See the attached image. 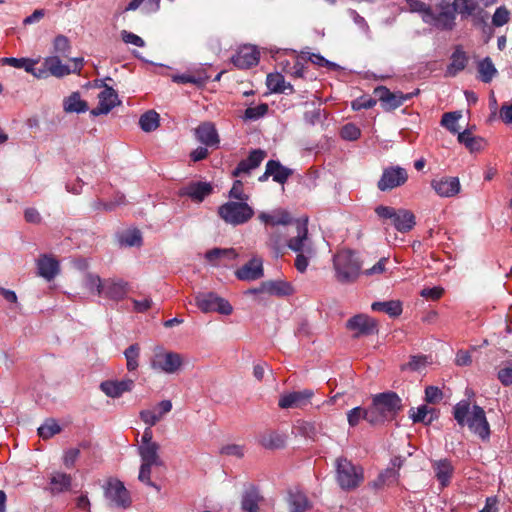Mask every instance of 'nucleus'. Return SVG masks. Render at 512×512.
Masks as SVG:
<instances>
[{"instance_id": "obj_61", "label": "nucleus", "mask_w": 512, "mask_h": 512, "mask_svg": "<svg viewBox=\"0 0 512 512\" xmlns=\"http://www.w3.org/2000/svg\"><path fill=\"white\" fill-rule=\"evenodd\" d=\"M125 203V196L123 194L117 195L114 201L111 202H103L101 200H98L94 203V208L99 210L103 209L105 211H112L117 206Z\"/></svg>"}, {"instance_id": "obj_60", "label": "nucleus", "mask_w": 512, "mask_h": 512, "mask_svg": "<svg viewBox=\"0 0 512 512\" xmlns=\"http://www.w3.org/2000/svg\"><path fill=\"white\" fill-rule=\"evenodd\" d=\"M443 399V392L437 386L425 388V401L429 404H437Z\"/></svg>"}, {"instance_id": "obj_4", "label": "nucleus", "mask_w": 512, "mask_h": 512, "mask_svg": "<svg viewBox=\"0 0 512 512\" xmlns=\"http://www.w3.org/2000/svg\"><path fill=\"white\" fill-rule=\"evenodd\" d=\"M335 278L341 284L354 283L361 274L362 262L355 251L343 249L333 257Z\"/></svg>"}, {"instance_id": "obj_63", "label": "nucleus", "mask_w": 512, "mask_h": 512, "mask_svg": "<svg viewBox=\"0 0 512 512\" xmlns=\"http://www.w3.org/2000/svg\"><path fill=\"white\" fill-rule=\"evenodd\" d=\"M220 453L226 456L242 458L244 456V447L238 444H228L220 449Z\"/></svg>"}, {"instance_id": "obj_36", "label": "nucleus", "mask_w": 512, "mask_h": 512, "mask_svg": "<svg viewBox=\"0 0 512 512\" xmlns=\"http://www.w3.org/2000/svg\"><path fill=\"white\" fill-rule=\"evenodd\" d=\"M288 504L290 512H305L311 507L307 496L301 491L289 492Z\"/></svg>"}, {"instance_id": "obj_27", "label": "nucleus", "mask_w": 512, "mask_h": 512, "mask_svg": "<svg viewBox=\"0 0 512 512\" xmlns=\"http://www.w3.org/2000/svg\"><path fill=\"white\" fill-rule=\"evenodd\" d=\"M263 500L259 490L255 486L247 488L241 499L243 512H260L259 503Z\"/></svg>"}, {"instance_id": "obj_54", "label": "nucleus", "mask_w": 512, "mask_h": 512, "mask_svg": "<svg viewBox=\"0 0 512 512\" xmlns=\"http://www.w3.org/2000/svg\"><path fill=\"white\" fill-rule=\"evenodd\" d=\"M243 186L242 181L235 180L229 191V198L240 202H247L249 200V195L244 192Z\"/></svg>"}, {"instance_id": "obj_17", "label": "nucleus", "mask_w": 512, "mask_h": 512, "mask_svg": "<svg viewBox=\"0 0 512 512\" xmlns=\"http://www.w3.org/2000/svg\"><path fill=\"white\" fill-rule=\"evenodd\" d=\"M135 386L134 380H106L100 384L101 391L110 398H119L126 392H131Z\"/></svg>"}, {"instance_id": "obj_62", "label": "nucleus", "mask_w": 512, "mask_h": 512, "mask_svg": "<svg viewBox=\"0 0 512 512\" xmlns=\"http://www.w3.org/2000/svg\"><path fill=\"white\" fill-rule=\"evenodd\" d=\"M154 466L153 464L143 463L140 466V471L138 475V479L145 483L148 486L155 487L158 489V487L155 485L154 482L151 481V468Z\"/></svg>"}, {"instance_id": "obj_43", "label": "nucleus", "mask_w": 512, "mask_h": 512, "mask_svg": "<svg viewBox=\"0 0 512 512\" xmlns=\"http://www.w3.org/2000/svg\"><path fill=\"white\" fill-rule=\"evenodd\" d=\"M209 77L204 73H198V74H192V73H186V74H180V75H174L172 76V80L175 83H181V84H194L198 87L204 86L206 82L208 81Z\"/></svg>"}, {"instance_id": "obj_30", "label": "nucleus", "mask_w": 512, "mask_h": 512, "mask_svg": "<svg viewBox=\"0 0 512 512\" xmlns=\"http://www.w3.org/2000/svg\"><path fill=\"white\" fill-rule=\"evenodd\" d=\"M263 288L269 295L285 297L293 294L292 285L283 280H268L263 282Z\"/></svg>"}, {"instance_id": "obj_18", "label": "nucleus", "mask_w": 512, "mask_h": 512, "mask_svg": "<svg viewBox=\"0 0 512 512\" xmlns=\"http://www.w3.org/2000/svg\"><path fill=\"white\" fill-rule=\"evenodd\" d=\"M266 152L261 149L252 150L246 159L241 160L236 168L233 170L232 175L238 177L242 174H250V172L260 166L266 157Z\"/></svg>"}, {"instance_id": "obj_29", "label": "nucleus", "mask_w": 512, "mask_h": 512, "mask_svg": "<svg viewBox=\"0 0 512 512\" xmlns=\"http://www.w3.org/2000/svg\"><path fill=\"white\" fill-rule=\"evenodd\" d=\"M51 494L68 492L72 487V477L64 472H54L50 477Z\"/></svg>"}, {"instance_id": "obj_50", "label": "nucleus", "mask_w": 512, "mask_h": 512, "mask_svg": "<svg viewBox=\"0 0 512 512\" xmlns=\"http://www.w3.org/2000/svg\"><path fill=\"white\" fill-rule=\"evenodd\" d=\"M85 287L92 293H96L98 296H102L104 280L98 275L88 273L84 279Z\"/></svg>"}, {"instance_id": "obj_59", "label": "nucleus", "mask_w": 512, "mask_h": 512, "mask_svg": "<svg viewBox=\"0 0 512 512\" xmlns=\"http://www.w3.org/2000/svg\"><path fill=\"white\" fill-rule=\"evenodd\" d=\"M340 134L345 140L355 141L360 137L361 131L355 124L348 123L342 127Z\"/></svg>"}, {"instance_id": "obj_23", "label": "nucleus", "mask_w": 512, "mask_h": 512, "mask_svg": "<svg viewBox=\"0 0 512 512\" xmlns=\"http://www.w3.org/2000/svg\"><path fill=\"white\" fill-rule=\"evenodd\" d=\"M259 62V52L253 47H243L233 57L232 63L239 69H248Z\"/></svg>"}, {"instance_id": "obj_42", "label": "nucleus", "mask_w": 512, "mask_h": 512, "mask_svg": "<svg viewBox=\"0 0 512 512\" xmlns=\"http://www.w3.org/2000/svg\"><path fill=\"white\" fill-rule=\"evenodd\" d=\"M495 0L486 1L485 5L493 3ZM458 13L462 18L472 16L479 8V0H454Z\"/></svg>"}, {"instance_id": "obj_24", "label": "nucleus", "mask_w": 512, "mask_h": 512, "mask_svg": "<svg viewBox=\"0 0 512 512\" xmlns=\"http://www.w3.org/2000/svg\"><path fill=\"white\" fill-rule=\"evenodd\" d=\"M236 277L239 280L253 281L263 276V265L259 259H252L239 268L236 272Z\"/></svg>"}, {"instance_id": "obj_12", "label": "nucleus", "mask_w": 512, "mask_h": 512, "mask_svg": "<svg viewBox=\"0 0 512 512\" xmlns=\"http://www.w3.org/2000/svg\"><path fill=\"white\" fill-rule=\"evenodd\" d=\"M103 490L111 506L127 508L131 505L130 493L120 480L109 478L103 485Z\"/></svg>"}, {"instance_id": "obj_46", "label": "nucleus", "mask_w": 512, "mask_h": 512, "mask_svg": "<svg viewBox=\"0 0 512 512\" xmlns=\"http://www.w3.org/2000/svg\"><path fill=\"white\" fill-rule=\"evenodd\" d=\"M1 62L14 68H23L29 73L34 71V66L38 61L31 58L4 57L1 59Z\"/></svg>"}, {"instance_id": "obj_13", "label": "nucleus", "mask_w": 512, "mask_h": 512, "mask_svg": "<svg viewBox=\"0 0 512 512\" xmlns=\"http://www.w3.org/2000/svg\"><path fill=\"white\" fill-rule=\"evenodd\" d=\"M347 330L353 331V338L377 334L378 322L367 314H357L349 318L345 324Z\"/></svg>"}, {"instance_id": "obj_44", "label": "nucleus", "mask_w": 512, "mask_h": 512, "mask_svg": "<svg viewBox=\"0 0 512 512\" xmlns=\"http://www.w3.org/2000/svg\"><path fill=\"white\" fill-rule=\"evenodd\" d=\"M266 164H272L273 173L271 174V176L273 178V181L277 183L284 184L293 173L291 169L283 166L277 160H269Z\"/></svg>"}, {"instance_id": "obj_45", "label": "nucleus", "mask_w": 512, "mask_h": 512, "mask_svg": "<svg viewBox=\"0 0 512 512\" xmlns=\"http://www.w3.org/2000/svg\"><path fill=\"white\" fill-rule=\"evenodd\" d=\"M160 116L154 110H149L141 115L139 125L145 132H152L159 126Z\"/></svg>"}, {"instance_id": "obj_25", "label": "nucleus", "mask_w": 512, "mask_h": 512, "mask_svg": "<svg viewBox=\"0 0 512 512\" xmlns=\"http://www.w3.org/2000/svg\"><path fill=\"white\" fill-rule=\"evenodd\" d=\"M431 463L436 479L443 487L447 486L450 483L454 472V467L451 461L445 458L433 460Z\"/></svg>"}, {"instance_id": "obj_20", "label": "nucleus", "mask_w": 512, "mask_h": 512, "mask_svg": "<svg viewBox=\"0 0 512 512\" xmlns=\"http://www.w3.org/2000/svg\"><path fill=\"white\" fill-rule=\"evenodd\" d=\"M432 188L441 197H453L460 192V182L457 177H442L431 182Z\"/></svg>"}, {"instance_id": "obj_55", "label": "nucleus", "mask_w": 512, "mask_h": 512, "mask_svg": "<svg viewBox=\"0 0 512 512\" xmlns=\"http://www.w3.org/2000/svg\"><path fill=\"white\" fill-rule=\"evenodd\" d=\"M377 103V98H372L370 96H361L356 98L351 102V108L354 111H359L361 109H370L374 107Z\"/></svg>"}, {"instance_id": "obj_9", "label": "nucleus", "mask_w": 512, "mask_h": 512, "mask_svg": "<svg viewBox=\"0 0 512 512\" xmlns=\"http://www.w3.org/2000/svg\"><path fill=\"white\" fill-rule=\"evenodd\" d=\"M183 365V357L177 352L167 351L157 347L151 360V368L166 374L176 373Z\"/></svg>"}, {"instance_id": "obj_56", "label": "nucleus", "mask_w": 512, "mask_h": 512, "mask_svg": "<svg viewBox=\"0 0 512 512\" xmlns=\"http://www.w3.org/2000/svg\"><path fill=\"white\" fill-rule=\"evenodd\" d=\"M409 8L412 12H418L421 14L423 22H425L426 16L428 13L432 12V7L429 4H426L420 0H407Z\"/></svg>"}, {"instance_id": "obj_16", "label": "nucleus", "mask_w": 512, "mask_h": 512, "mask_svg": "<svg viewBox=\"0 0 512 512\" xmlns=\"http://www.w3.org/2000/svg\"><path fill=\"white\" fill-rule=\"evenodd\" d=\"M103 87L104 90L98 95V106L91 110L93 116L108 114L115 106L120 104L117 92L106 84H103Z\"/></svg>"}, {"instance_id": "obj_26", "label": "nucleus", "mask_w": 512, "mask_h": 512, "mask_svg": "<svg viewBox=\"0 0 512 512\" xmlns=\"http://www.w3.org/2000/svg\"><path fill=\"white\" fill-rule=\"evenodd\" d=\"M451 62L445 71L446 77H455L459 72L463 71L468 64V56L460 46L456 47L451 55Z\"/></svg>"}, {"instance_id": "obj_48", "label": "nucleus", "mask_w": 512, "mask_h": 512, "mask_svg": "<svg viewBox=\"0 0 512 512\" xmlns=\"http://www.w3.org/2000/svg\"><path fill=\"white\" fill-rule=\"evenodd\" d=\"M267 88L273 93H285V79L280 73L268 74L266 79Z\"/></svg>"}, {"instance_id": "obj_57", "label": "nucleus", "mask_w": 512, "mask_h": 512, "mask_svg": "<svg viewBox=\"0 0 512 512\" xmlns=\"http://www.w3.org/2000/svg\"><path fill=\"white\" fill-rule=\"evenodd\" d=\"M510 19V12L505 6H500L496 9L493 17H492V24L495 27H501L508 23Z\"/></svg>"}, {"instance_id": "obj_22", "label": "nucleus", "mask_w": 512, "mask_h": 512, "mask_svg": "<svg viewBox=\"0 0 512 512\" xmlns=\"http://www.w3.org/2000/svg\"><path fill=\"white\" fill-rule=\"evenodd\" d=\"M195 136L199 142L207 147H217L220 139L215 125L211 122H203L195 129Z\"/></svg>"}, {"instance_id": "obj_32", "label": "nucleus", "mask_w": 512, "mask_h": 512, "mask_svg": "<svg viewBox=\"0 0 512 512\" xmlns=\"http://www.w3.org/2000/svg\"><path fill=\"white\" fill-rule=\"evenodd\" d=\"M39 275L50 281L55 278L59 272V263L57 260L44 255L37 263Z\"/></svg>"}, {"instance_id": "obj_38", "label": "nucleus", "mask_w": 512, "mask_h": 512, "mask_svg": "<svg viewBox=\"0 0 512 512\" xmlns=\"http://www.w3.org/2000/svg\"><path fill=\"white\" fill-rule=\"evenodd\" d=\"M347 420L351 427L357 426L361 420H365L369 424L375 426V423L370 417V407L362 408L358 406L349 410L347 413Z\"/></svg>"}, {"instance_id": "obj_64", "label": "nucleus", "mask_w": 512, "mask_h": 512, "mask_svg": "<svg viewBox=\"0 0 512 512\" xmlns=\"http://www.w3.org/2000/svg\"><path fill=\"white\" fill-rule=\"evenodd\" d=\"M497 377L503 386L512 385V364L501 368L497 373Z\"/></svg>"}, {"instance_id": "obj_15", "label": "nucleus", "mask_w": 512, "mask_h": 512, "mask_svg": "<svg viewBox=\"0 0 512 512\" xmlns=\"http://www.w3.org/2000/svg\"><path fill=\"white\" fill-rule=\"evenodd\" d=\"M313 396L311 389L289 392L280 396L278 406L281 409L303 408L310 404Z\"/></svg>"}, {"instance_id": "obj_52", "label": "nucleus", "mask_w": 512, "mask_h": 512, "mask_svg": "<svg viewBox=\"0 0 512 512\" xmlns=\"http://www.w3.org/2000/svg\"><path fill=\"white\" fill-rule=\"evenodd\" d=\"M61 427L54 419H48L38 428V435L43 439H49L60 433Z\"/></svg>"}, {"instance_id": "obj_28", "label": "nucleus", "mask_w": 512, "mask_h": 512, "mask_svg": "<svg viewBox=\"0 0 512 512\" xmlns=\"http://www.w3.org/2000/svg\"><path fill=\"white\" fill-rule=\"evenodd\" d=\"M260 221L265 224L275 225H294L295 220L292 219L290 213L283 209L273 211L271 214L261 212L258 216Z\"/></svg>"}, {"instance_id": "obj_6", "label": "nucleus", "mask_w": 512, "mask_h": 512, "mask_svg": "<svg viewBox=\"0 0 512 512\" xmlns=\"http://www.w3.org/2000/svg\"><path fill=\"white\" fill-rule=\"evenodd\" d=\"M457 14L454 0H440L432 7V12L427 14L425 23L440 31H452L456 27Z\"/></svg>"}, {"instance_id": "obj_34", "label": "nucleus", "mask_w": 512, "mask_h": 512, "mask_svg": "<svg viewBox=\"0 0 512 512\" xmlns=\"http://www.w3.org/2000/svg\"><path fill=\"white\" fill-rule=\"evenodd\" d=\"M160 446L158 443L149 445H140L138 448L139 455L143 463L161 466L162 460L158 454Z\"/></svg>"}, {"instance_id": "obj_19", "label": "nucleus", "mask_w": 512, "mask_h": 512, "mask_svg": "<svg viewBox=\"0 0 512 512\" xmlns=\"http://www.w3.org/2000/svg\"><path fill=\"white\" fill-rule=\"evenodd\" d=\"M213 192V187L208 182H191L179 190V195L189 197L195 202H202Z\"/></svg>"}, {"instance_id": "obj_40", "label": "nucleus", "mask_w": 512, "mask_h": 512, "mask_svg": "<svg viewBox=\"0 0 512 512\" xmlns=\"http://www.w3.org/2000/svg\"><path fill=\"white\" fill-rule=\"evenodd\" d=\"M64 110L69 113H82L88 110V104L86 101L81 99L78 92H74L65 99Z\"/></svg>"}, {"instance_id": "obj_14", "label": "nucleus", "mask_w": 512, "mask_h": 512, "mask_svg": "<svg viewBox=\"0 0 512 512\" xmlns=\"http://www.w3.org/2000/svg\"><path fill=\"white\" fill-rule=\"evenodd\" d=\"M408 180V172L400 166H389L384 168L380 179L377 182V188L380 191H391L404 185Z\"/></svg>"}, {"instance_id": "obj_31", "label": "nucleus", "mask_w": 512, "mask_h": 512, "mask_svg": "<svg viewBox=\"0 0 512 512\" xmlns=\"http://www.w3.org/2000/svg\"><path fill=\"white\" fill-rule=\"evenodd\" d=\"M410 418L414 423H423L430 425L434 420L438 418V411L435 408L428 407L427 405H421L414 411L410 410Z\"/></svg>"}, {"instance_id": "obj_5", "label": "nucleus", "mask_w": 512, "mask_h": 512, "mask_svg": "<svg viewBox=\"0 0 512 512\" xmlns=\"http://www.w3.org/2000/svg\"><path fill=\"white\" fill-rule=\"evenodd\" d=\"M374 212L383 225H392L400 233H408L416 225L415 215L407 209L378 205Z\"/></svg>"}, {"instance_id": "obj_3", "label": "nucleus", "mask_w": 512, "mask_h": 512, "mask_svg": "<svg viewBox=\"0 0 512 512\" xmlns=\"http://www.w3.org/2000/svg\"><path fill=\"white\" fill-rule=\"evenodd\" d=\"M369 407L371 420L376 426L393 420L403 409V404L396 392L387 391L375 394Z\"/></svg>"}, {"instance_id": "obj_47", "label": "nucleus", "mask_w": 512, "mask_h": 512, "mask_svg": "<svg viewBox=\"0 0 512 512\" xmlns=\"http://www.w3.org/2000/svg\"><path fill=\"white\" fill-rule=\"evenodd\" d=\"M124 356L126 358V368L129 372L135 371L139 366V356H140V346L135 343L130 345L124 351Z\"/></svg>"}, {"instance_id": "obj_37", "label": "nucleus", "mask_w": 512, "mask_h": 512, "mask_svg": "<svg viewBox=\"0 0 512 512\" xmlns=\"http://www.w3.org/2000/svg\"><path fill=\"white\" fill-rule=\"evenodd\" d=\"M237 256L233 248H213L205 254V258L214 265H219L221 259L235 260Z\"/></svg>"}, {"instance_id": "obj_58", "label": "nucleus", "mask_w": 512, "mask_h": 512, "mask_svg": "<svg viewBox=\"0 0 512 512\" xmlns=\"http://www.w3.org/2000/svg\"><path fill=\"white\" fill-rule=\"evenodd\" d=\"M267 112L268 105L266 103H261L255 107H248L245 110L244 117L245 119L256 120L264 116Z\"/></svg>"}, {"instance_id": "obj_35", "label": "nucleus", "mask_w": 512, "mask_h": 512, "mask_svg": "<svg viewBox=\"0 0 512 512\" xmlns=\"http://www.w3.org/2000/svg\"><path fill=\"white\" fill-rule=\"evenodd\" d=\"M373 311L384 312L390 317H398L402 314V303L399 300H390L384 302H373L371 305Z\"/></svg>"}, {"instance_id": "obj_7", "label": "nucleus", "mask_w": 512, "mask_h": 512, "mask_svg": "<svg viewBox=\"0 0 512 512\" xmlns=\"http://www.w3.org/2000/svg\"><path fill=\"white\" fill-rule=\"evenodd\" d=\"M335 469L336 481L343 490H355L364 481L363 468L354 465L345 457H338L335 460Z\"/></svg>"}, {"instance_id": "obj_21", "label": "nucleus", "mask_w": 512, "mask_h": 512, "mask_svg": "<svg viewBox=\"0 0 512 512\" xmlns=\"http://www.w3.org/2000/svg\"><path fill=\"white\" fill-rule=\"evenodd\" d=\"M128 293V282L122 279H105L102 296L111 300H122Z\"/></svg>"}, {"instance_id": "obj_10", "label": "nucleus", "mask_w": 512, "mask_h": 512, "mask_svg": "<svg viewBox=\"0 0 512 512\" xmlns=\"http://www.w3.org/2000/svg\"><path fill=\"white\" fill-rule=\"evenodd\" d=\"M420 93L419 89L411 93H403L401 91L392 92L385 86H378L374 89L373 94L381 103L385 111H393L403 105L407 100L412 99Z\"/></svg>"}, {"instance_id": "obj_53", "label": "nucleus", "mask_w": 512, "mask_h": 512, "mask_svg": "<svg viewBox=\"0 0 512 512\" xmlns=\"http://www.w3.org/2000/svg\"><path fill=\"white\" fill-rule=\"evenodd\" d=\"M54 53L58 56L68 57L71 45L69 39L64 35H58L53 42Z\"/></svg>"}, {"instance_id": "obj_41", "label": "nucleus", "mask_w": 512, "mask_h": 512, "mask_svg": "<svg viewBox=\"0 0 512 512\" xmlns=\"http://www.w3.org/2000/svg\"><path fill=\"white\" fill-rule=\"evenodd\" d=\"M477 69L479 78L484 83H490L494 76L497 74V69L495 68L490 57H486L479 61Z\"/></svg>"}, {"instance_id": "obj_2", "label": "nucleus", "mask_w": 512, "mask_h": 512, "mask_svg": "<svg viewBox=\"0 0 512 512\" xmlns=\"http://www.w3.org/2000/svg\"><path fill=\"white\" fill-rule=\"evenodd\" d=\"M308 219L295 220L294 227L296 235L287 240L289 249L297 253L295 259L296 269L303 273L306 271L309 260L315 255V249L311 239L308 237Z\"/></svg>"}, {"instance_id": "obj_1", "label": "nucleus", "mask_w": 512, "mask_h": 512, "mask_svg": "<svg viewBox=\"0 0 512 512\" xmlns=\"http://www.w3.org/2000/svg\"><path fill=\"white\" fill-rule=\"evenodd\" d=\"M470 406L469 400L459 401L453 407L454 419L461 427L467 425L469 430L481 440H489L491 430L484 409L475 404L470 413Z\"/></svg>"}, {"instance_id": "obj_33", "label": "nucleus", "mask_w": 512, "mask_h": 512, "mask_svg": "<svg viewBox=\"0 0 512 512\" xmlns=\"http://www.w3.org/2000/svg\"><path fill=\"white\" fill-rule=\"evenodd\" d=\"M43 66L47 67L50 75L57 78L71 74L70 67L63 64L58 55L46 57L43 61Z\"/></svg>"}, {"instance_id": "obj_39", "label": "nucleus", "mask_w": 512, "mask_h": 512, "mask_svg": "<svg viewBox=\"0 0 512 512\" xmlns=\"http://www.w3.org/2000/svg\"><path fill=\"white\" fill-rule=\"evenodd\" d=\"M458 142L465 145L471 152L479 151L483 148L484 140L481 137L473 136L469 130L458 133Z\"/></svg>"}, {"instance_id": "obj_8", "label": "nucleus", "mask_w": 512, "mask_h": 512, "mask_svg": "<svg viewBox=\"0 0 512 512\" xmlns=\"http://www.w3.org/2000/svg\"><path fill=\"white\" fill-rule=\"evenodd\" d=\"M218 216L227 224L238 226L252 219L255 212L247 202L228 201L218 207Z\"/></svg>"}, {"instance_id": "obj_11", "label": "nucleus", "mask_w": 512, "mask_h": 512, "mask_svg": "<svg viewBox=\"0 0 512 512\" xmlns=\"http://www.w3.org/2000/svg\"><path fill=\"white\" fill-rule=\"evenodd\" d=\"M195 304L204 313L218 312L230 315L233 311L231 304L214 292L198 293L195 296Z\"/></svg>"}, {"instance_id": "obj_51", "label": "nucleus", "mask_w": 512, "mask_h": 512, "mask_svg": "<svg viewBox=\"0 0 512 512\" xmlns=\"http://www.w3.org/2000/svg\"><path fill=\"white\" fill-rule=\"evenodd\" d=\"M461 118L460 112H447L442 115L441 125L449 130L451 133H460L457 127V122Z\"/></svg>"}, {"instance_id": "obj_49", "label": "nucleus", "mask_w": 512, "mask_h": 512, "mask_svg": "<svg viewBox=\"0 0 512 512\" xmlns=\"http://www.w3.org/2000/svg\"><path fill=\"white\" fill-rule=\"evenodd\" d=\"M261 444L267 449H279L285 446V438L276 432H270L262 437Z\"/></svg>"}]
</instances>
